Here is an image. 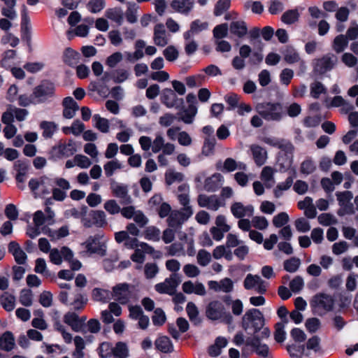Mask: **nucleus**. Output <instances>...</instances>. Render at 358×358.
I'll use <instances>...</instances> for the list:
<instances>
[{
    "mask_svg": "<svg viewBox=\"0 0 358 358\" xmlns=\"http://www.w3.org/2000/svg\"><path fill=\"white\" fill-rule=\"evenodd\" d=\"M1 306L6 311H12L15 308V297L8 293L5 292L1 296Z\"/></svg>",
    "mask_w": 358,
    "mask_h": 358,
    "instance_id": "40",
    "label": "nucleus"
},
{
    "mask_svg": "<svg viewBox=\"0 0 358 358\" xmlns=\"http://www.w3.org/2000/svg\"><path fill=\"white\" fill-rule=\"evenodd\" d=\"M155 344L157 349L164 353L171 352L173 350V345L171 340L166 336H159L155 341Z\"/></svg>",
    "mask_w": 358,
    "mask_h": 358,
    "instance_id": "31",
    "label": "nucleus"
},
{
    "mask_svg": "<svg viewBox=\"0 0 358 358\" xmlns=\"http://www.w3.org/2000/svg\"><path fill=\"white\" fill-rule=\"evenodd\" d=\"M264 325L262 313L257 308L248 310L242 317V327L245 331L252 330L253 336Z\"/></svg>",
    "mask_w": 358,
    "mask_h": 358,
    "instance_id": "3",
    "label": "nucleus"
},
{
    "mask_svg": "<svg viewBox=\"0 0 358 358\" xmlns=\"http://www.w3.org/2000/svg\"><path fill=\"white\" fill-rule=\"evenodd\" d=\"M20 303L24 306H31L33 303V294L31 290L23 289L21 290L19 296Z\"/></svg>",
    "mask_w": 358,
    "mask_h": 358,
    "instance_id": "54",
    "label": "nucleus"
},
{
    "mask_svg": "<svg viewBox=\"0 0 358 358\" xmlns=\"http://www.w3.org/2000/svg\"><path fill=\"white\" fill-rule=\"evenodd\" d=\"M229 29V28L227 23L217 25L213 31V36L217 40L222 39L227 36Z\"/></svg>",
    "mask_w": 358,
    "mask_h": 358,
    "instance_id": "61",
    "label": "nucleus"
},
{
    "mask_svg": "<svg viewBox=\"0 0 358 358\" xmlns=\"http://www.w3.org/2000/svg\"><path fill=\"white\" fill-rule=\"evenodd\" d=\"M250 150L252 152L254 161L257 166H261L266 163L267 159V152L264 148L254 144L250 145Z\"/></svg>",
    "mask_w": 358,
    "mask_h": 358,
    "instance_id": "26",
    "label": "nucleus"
},
{
    "mask_svg": "<svg viewBox=\"0 0 358 358\" xmlns=\"http://www.w3.org/2000/svg\"><path fill=\"white\" fill-rule=\"evenodd\" d=\"M289 218L287 213L282 212L273 217V224L275 227L280 228L286 226V224L289 222Z\"/></svg>",
    "mask_w": 358,
    "mask_h": 358,
    "instance_id": "63",
    "label": "nucleus"
},
{
    "mask_svg": "<svg viewBox=\"0 0 358 358\" xmlns=\"http://www.w3.org/2000/svg\"><path fill=\"white\" fill-rule=\"evenodd\" d=\"M73 297V300L69 305H71L75 310H79L83 309L87 302V297L80 292H75Z\"/></svg>",
    "mask_w": 358,
    "mask_h": 358,
    "instance_id": "46",
    "label": "nucleus"
},
{
    "mask_svg": "<svg viewBox=\"0 0 358 358\" xmlns=\"http://www.w3.org/2000/svg\"><path fill=\"white\" fill-rule=\"evenodd\" d=\"M77 151L76 143L73 140H69L68 143L60 144L53 148V152L58 157H70Z\"/></svg>",
    "mask_w": 358,
    "mask_h": 358,
    "instance_id": "21",
    "label": "nucleus"
},
{
    "mask_svg": "<svg viewBox=\"0 0 358 358\" xmlns=\"http://www.w3.org/2000/svg\"><path fill=\"white\" fill-rule=\"evenodd\" d=\"M197 113V107L190 104L188 108L179 114V119L185 124H192Z\"/></svg>",
    "mask_w": 358,
    "mask_h": 358,
    "instance_id": "35",
    "label": "nucleus"
},
{
    "mask_svg": "<svg viewBox=\"0 0 358 358\" xmlns=\"http://www.w3.org/2000/svg\"><path fill=\"white\" fill-rule=\"evenodd\" d=\"M72 257H73V253L67 247H62L60 250L54 248L50 251V262L56 265H60L62 262V259L71 261Z\"/></svg>",
    "mask_w": 358,
    "mask_h": 358,
    "instance_id": "17",
    "label": "nucleus"
},
{
    "mask_svg": "<svg viewBox=\"0 0 358 358\" xmlns=\"http://www.w3.org/2000/svg\"><path fill=\"white\" fill-rule=\"evenodd\" d=\"M287 350L292 358H302L303 355H308L306 352L305 345H290L287 346Z\"/></svg>",
    "mask_w": 358,
    "mask_h": 358,
    "instance_id": "45",
    "label": "nucleus"
},
{
    "mask_svg": "<svg viewBox=\"0 0 358 358\" xmlns=\"http://www.w3.org/2000/svg\"><path fill=\"white\" fill-rule=\"evenodd\" d=\"M123 164L117 159L108 161L103 165L105 174L107 177L112 176L115 171L123 169Z\"/></svg>",
    "mask_w": 358,
    "mask_h": 358,
    "instance_id": "36",
    "label": "nucleus"
},
{
    "mask_svg": "<svg viewBox=\"0 0 358 358\" xmlns=\"http://www.w3.org/2000/svg\"><path fill=\"white\" fill-rule=\"evenodd\" d=\"M180 283V278L176 273H173L163 282L155 285V290L160 294L172 295L175 293L176 287Z\"/></svg>",
    "mask_w": 358,
    "mask_h": 358,
    "instance_id": "13",
    "label": "nucleus"
},
{
    "mask_svg": "<svg viewBox=\"0 0 358 358\" xmlns=\"http://www.w3.org/2000/svg\"><path fill=\"white\" fill-rule=\"evenodd\" d=\"M92 219L93 224L98 227H103L107 224L106 213L102 210L93 212Z\"/></svg>",
    "mask_w": 358,
    "mask_h": 358,
    "instance_id": "52",
    "label": "nucleus"
},
{
    "mask_svg": "<svg viewBox=\"0 0 358 358\" xmlns=\"http://www.w3.org/2000/svg\"><path fill=\"white\" fill-rule=\"evenodd\" d=\"M194 4V0H173L171 7L178 13L187 14L193 8Z\"/></svg>",
    "mask_w": 358,
    "mask_h": 358,
    "instance_id": "27",
    "label": "nucleus"
},
{
    "mask_svg": "<svg viewBox=\"0 0 358 358\" xmlns=\"http://www.w3.org/2000/svg\"><path fill=\"white\" fill-rule=\"evenodd\" d=\"M92 296L95 301L106 302L112 298V294L107 289L94 288L92 291Z\"/></svg>",
    "mask_w": 358,
    "mask_h": 358,
    "instance_id": "43",
    "label": "nucleus"
},
{
    "mask_svg": "<svg viewBox=\"0 0 358 358\" xmlns=\"http://www.w3.org/2000/svg\"><path fill=\"white\" fill-rule=\"evenodd\" d=\"M106 16L108 19L117 22L119 24L122 23L123 20L122 11L120 8H114L107 10L106 12Z\"/></svg>",
    "mask_w": 358,
    "mask_h": 358,
    "instance_id": "53",
    "label": "nucleus"
},
{
    "mask_svg": "<svg viewBox=\"0 0 358 358\" xmlns=\"http://www.w3.org/2000/svg\"><path fill=\"white\" fill-rule=\"evenodd\" d=\"M161 100L167 108L177 107L182 103V99H179L175 92L169 88H166L162 91Z\"/></svg>",
    "mask_w": 358,
    "mask_h": 358,
    "instance_id": "19",
    "label": "nucleus"
},
{
    "mask_svg": "<svg viewBox=\"0 0 358 358\" xmlns=\"http://www.w3.org/2000/svg\"><path fill=\"white\" fill-rule=\"evenodd\" d=\"M64 322L69 325L76 332L81 331V322L78 315L73 312H69L64 316Z\"/></svg>",
    "mask_w": 358,
    "mask_h": 358,
    "instance_id": "29",
    "label": "nucleus"
},
{
    "mask_svg": "<svg viewBox=\"0 0 358 358\" xmlns=\"http://www.w3.org/2000/svg\"><path fill=\"white\" fill-rule=\"evenodd\" d=\"M41 180V191L43 194H47L50 193V190L54 187V178L48 176H42Z\"/></svg>",
    "mask_w": 358,
    "mask_h": 358,
    "instance_id": "56",
    "label": "nucleus"
},
{
    "mask_svg": "<svg viewBox=\"0 0 358 358\" xmlns=\"http://www.w3.org/2000/svg\"><path fill=\"white\" fill-rule=\"evenodd\" d=\"M166 250L170 256L185 255L184 246L180 243H174L166 248Z\"/></svg>",
    "mask_w": 358,
    "mask_h": 358,
    "instance_id": "55",
    "label": "nucleus"
},
{
    "mask_svg": "<svg viewBox=\"0 0 358 358\" xmlns=\"http://www.w3.org/2000/svg\"><path fill=\"white\" fill-rule=\"evenodd\" d=\"M215 168L223 173H230L237 169L245 171L247 165L243 162H236L231 157H228L224 162H217L215 164Z\"/></svg>",
    "mask_w": 358,
    "mask_h": 358,
    "instance_id": "15",
    "label": "nucleus"
},
{
    "mask_svg": "<svg viewBox=\"0 0 358 358\" xmlns=\"http://www.w3.org/2000/svg\"><path fill=\"white\" fill-rule=\"evenodd\" d=\"M39 127L43 131L42 136L45 138H52L57 130V125L54 122L42 121Z\"/></svg>",
    "mask_w": 358,
    "mask_h": 358,
    "instance_id": "34",
    "label": "nucleus"
},
{
    "mask_svg": "<svg viewBox=\"0 0 358 358\" xmlns=\"http://www.w3.org/2000/svg\"><path fill=\"white\" fill-rule=\"evenodd\" d=\"M171 35L162 23L157 24L153 29V43L158 47H165L169 43Z\"/></svg>",
    "mask_w": 358,
    "mask_h": 358,
    "instance_id": "16",
    "label": "nucleus"
},
{
    "mask_svg": "<svg viewBox=\"0 0 358 358\" xmlns=\"http://www.w3.org/2000/svg\"><path fill=\"white\" fill-rule=\"evenodd\" d=\"M55 85L49 81H43L33 90L35 102L37 104L45 103L55 95Z\"/></svg>",
    "mask_w": 358,
    "mask_h": 358,
    "instance_id": "6",
    "label": "nucleus"
},
{
    "mask_svg": "<svg viewBox=\"0 0 358 358\" xmlns=\"http://www.w3.org/2000/svg\"><path fill=\"white\" fill-rule=\"evenodd\" d=\"M224 301L230 306L233 314L239 316L243 311V303L240 299L231 300V297L227 296L224 297Z\"/></svg>",
    "mask_w": 358,
    "mask_h": 358,
    "instance_id": "37",
    "label": "nucleus"
},
{
    "mask_svg": "<svg viewBox=\"0 0 358 358\" xmlns=\"http://www.w3.org/2000/svg\"><path fill=\"white\" fill-rule=\"evenodd\" d=\"M113 347L110 343L103 342L99 348V355L102 358H110L113 355Z\"/></svg>",
    "mask_w": 358,
    "mask_h": 358,
    "instance_id": "64",
    "label": "nucleus"
},
{
    "mask_svg": "<svg viewBox=\"0 0 358 358\" xmlns=\"http://www.w3.org/2000/svg\"><path fill=\"white\" fill-rule=\"evenodd\" d=\"M184 175L174 170H168L165 173L166 183L170 185L174 182H179L183 180Z\"/></svg>",
    "mask_w": 358,
    "mask_h": 358,
    "instance_id": "49",
    "label": "nucleus"
},
{
    "mask_svg": "<svg viewBox=\"0 0 358 358\" xmlns=\"http://www.w3.org/2000/svg\"><path fill=\"white\" fill-rule=\"evenodd\" d=\"M106 241L107 239L102 234H96L90 236L83 246L88 255H96L99 257H103L106 255Z\"/></svg>",
    "mask_w": 358,
    "mask_h": 358,
    "instance_id": "4",
    "label": "nucleus"
},
{
    "mask_svg": "<svg viewBox=\"0 0 358 358\" xmlns=\"http://www.w3.org/2000/svg\"><path fill=\"white\" fill-rule=\"evenodd\" d=\"M111 189L113 195L121 200L122 204H129L131 203V197L128 194V189L126 185L114 183L111 185Z\"/></svg>",
    "mask_w": 358,
    "mask_h": 358,
    "instance_id": "22",
    "label": "nucleus"
},
{
    "mask_svg": "<svg viewBox=\"0 0 358 358\" xmlns=\"http://www.w3.org/2000/svg\"><path fill=\"white\" fill-rule=\"evenodd\" d=\"M334 301L332 296L326 294H316L310 301L313 309L319 314H323L333 309Z\"/></svg>",
    "mask_w": 358,
    "mask_h": 358,
    "instance_id": "7",
    "label": "nucleus"
},
{
    "mask_svg": "<svg viewBox=\"0 0 358 358\" xmlns=\"http://www.w3.org/2000/svg\"><path fill=\"white\" fill-rule=\"evenodd\" d=\"M193 209L187 208L180 210H172L167 218L168 225L171 228H178L187 221L192 215Z\"/></svg>",
    "mask_w": 358,
    "mask_h": 358,
    "instance_id": "11",
    "label": "nucleus"
},
{
    "mask_svg": "<svg viewBox=\"0 0 358 358\" xmlns=\"http://www.w3.org/2000/svg\"><path fill=\"white\" fill-rule=\"evenodd\" d=\"M348 43V38L345 36L338 35L334 40L333 49L337 53L342 52L347 47Z\"/></svg>",
    "mask_w": 358,
    "mask_h": 358,
    "instance_id": "48",
    "label": "nucleus"
},
{
    "mask_svg": "<svg viewBox=\"0 0 358 358\" xmlns=\"http://www.w3.org/2000/svg\"><path fill=\"white\" fill-rule=\"evenodd\" d=\"M208 23L207 22H202L200 20H195L190 24L189 30L183 34L185 40H189L194 35L198 34L202 31L207 29Z\"/></svg>",
    "mask_w": 358,
    "mask_h": 358,
    "instance_id": "25",
    "label": "nucleus"
},
{
    "mask_svg": "<svg viewBox=\"0 0 358 358\" xmlns=\"http://www.w3.org/2000/svg\"><path fill=\"white\" fill-rule=\"evenodd\" d=\"M338 62V57L334 54H327L314 61V71L318 74H323L334 68Z\"/></svg>",
    "mask_w": 358,
    "mask_h": 358,
    "instance_id": "10",
    "label": "nucleus"
},
{
    "mask_svg": "<svg viewBox=\"0 0 358 358\" xmlns=\"http://www.w3.org/2000/svg\"><path fill=\"white\" fill-rule=\"evenodd\" d=\"M251 350L260 357H265L271 355L269 347L260 342V339L256 335L246 338L245 346L242 348L243 356L248 355V350Z\"/></svg>",
    "mask_w": 358,
    "mask_h": 358,
    "instance_id": "5",
    "label": "nucleus"
},
{
    "mask_svg": "<svg viewBox=\"0 0 358 358\" xmlns=\"http://www.w3.org/2000/svg\"><path fill=\"white\" fill-rule=\"evenodd\" d=\"M227 343V340L224 337H217L215 343L208 348L209 355L213 357L219 356L221 354L222 349L225 348Z\"/></svg>",
    "mask_w": 358,
    "mask_h": 358,
    "instance_id": "30",
    "label": "nucleus"
},
{
    "mask_svg": "<svg viewBox=\"0 0 358 358\" xmlns=\"http://www.w3.org/2000/svg\"><path fill=\"white\" fill-rule=\"evenodd\" d=\"M114 358H127L129 356V350L127 345L118 342L113 348V355Z\"/></svg>",
    "mask_w": 358,
    "mask_h": 358,
    "instance_id": "44",
    "label": "nucleus"
},
{
    "mask_svg": "<svg viewBox=\"0 0 358 358\" xmlns=\"http://www.w3.org/2000/svg\"><path fill=\"white\" fill-rule=\"evenodd\" d=\"M141 149L143 151L152 150V152L158 153L160 151L167 155H172L175 152L176 146L171 143H165L162 134H156L153 141L147 136H142L138 140Z\"/></svg>",
    "mask_w": 358,
    "mask_h": 358,
    "instance_id": "1",
    "label": "nucleus"
},
{
    "mask_svg": "<svg viewBox=\"0 0 358 358\" xmlns=\"http://www.w3.org/2000/svg\"><path fill=\"white\" fill-rule=\"evenodd\" d=\"M62 105L64 107L63 116L66 119L73 118L79 109L78 104L71 96L66 97L63 100Z\"/></svg>",
    "mask_w": 358,
    "mask_h": 358,
    "instance_id": "24",
    "label": "nucleus"
},
{
    "mask_svg": "<svg viewBox=\"0 0 358 358\" xmlns=\"http://www.w3.org/2000/svg\"><path fill=\"white\" fill-rule=\"evenodd\" d=\"M255 109L266 121L279 122L286 115L282 104L278 102L259 103Z\"/></svg>",
    "mask_w": 358,
    "mask_h": 358,
    "instance_id": "2",
    "label": "nucleus"
},
{
    "mask_svg": "<svg viewBox=\"0 0 358 358\" xmlns=\"http://www.w3.org/2000/svg\"><path fill=\"white\" fill-rule=\"evenodd\" d=\"M133 287L127 283H120L113 287L112 298L121 304L127 303L132 295Z\"/></svg>",
    "mask_w": 358,
    "mask_h": 358,
    "instance_id": "12",
    "label": "nucleus"
},
{
    "mask_svg": "<svg viewBox=\"0 0 358 358\" xmlns=\"http://www.w3.org/2000/svg\"><path fill=\"white\" fill-rule=\"evenodd\" d=\"M163 55L169 62H174L179 57V52L174 45H169L163 50Z\"/></svg>",
    "mask_w": 358,
    "mask_h": 358,
    "instance_id": "59",
    "label": "nucleus"
},
{
    "mask_svg": "<svg viewBox=\"0 0 358 358\" xmlns=\"http://www.w3.org/2000/svg\"><path fill=\"white\" fill-rule=\"evenodd\" d=\"M127 9L125 13L127 20L129 23H135L137 21V13L139 7L134 2H127Z\"/></svg>",
    "mask_w": 358,
    "mask_h": 358,
    "instance_id": "39",
    "label": "nucleus"
},
{
    "mask_svg": "<svg viewBox=\"0 0 358 358\" xmlns=\"http://www.w3.org/2000/svg\"><path fill=\"white\" fill-rule=\"evenodd\" d=\"M301 265V260L299 258L293 257L287 259L283 263L284 269L289 273H295L299 269Z\"/></svg>",
    "mask_w": 358,
    "mask_h": 358,
    "instance_id": "47",
    "label": "nucleus"
},
{
    "mask_svg": "<svg viewBox=\"0 0 358 358\" xmlns=\"http://www.w3.org/2000/svg\"><path fill=\"white\" fill-rule=\"evenodd\" d=\"M105 6V0H90L87 4V8L90 12L97 13L101 11Z\"/></svg>",
    "mask_w": 358,
    "mask_h": 358,
    "instance_id": "60",
    "label": "nucleus"
},
{
    "mask_svg": "<svg viewBox=\"0 0 358 358\" xmlns=\"http://www.w3.org/2000/svg\"><path fill=\"white\" fill-rule=\"evenodd\" d=\"M224 180L220 173H214L205 180L203 187L207 192H215L223 185Z\"/></svg>",
    "mask_w": 358,
    "mask_h": 358,
    "instance_id": "23",
    "label": "nucleus"
},
{
    "mask_svg": "<svg viewBox=\"0 0 358 358\" xmlns=\"http://www.w3.org/2000/svg\"><path fill=\"white\" fill-rule=\"evenodd\" d=\"M197 202L200 207L206 208L214 211L217 210L220 207L225 205V203L221 201L216 195L199 194L197 198Z\"/></svg>",
    "mask_w": 358,
    "mask_h": 358,
    "instance_id": "14",
    "label": "nucleus"
},
{
    "mask_svg": "<svg viewBox=\"0 0 358 358\" xmlns=\"http://www.w3.org/2000/svg\"><path fill=\"white\" fill-rule=\"evenodd\" d=\"M292 183L293 178L292 177H288L285 182L279 183L273 191L275 196L276 198L280 197L282 194V192L289 189Z\"/></svg>",
    "mask_w": 358,
    "mask_h": 358,
    "instance_id": "57",
    "label": "nucleus"
},
{
    "mask_svg": "<svg viewBox=\"0 0 358 358\" xmlns=\"http://www.w3.org/2000/svg\"><path fill=\"white\" fill-rule=\"evenodd\" d=\"M231 212L236 218L251 217L254 213V207L252 205L244 206L241 202H235L231 206Z\"/></svg>",
    "mask_w": 358,
    "mask_h": 358,
    "instance_id": "18",
    "label": "nucleus"
},
{
    "mask_svg": "<svg viewBox=\"0 0 358 358\" xmlns=\"http://www.w3.org/2000/svg\"><path fill=\"white\" fill-rule=\"evenodd\" d=\"M268 286V283L258 275L248 273L243 281V287L245 289H253L260 294L266 293Z\"/></svg>",
    "mask_w": 358,
    "mask_h": 358,
    "instance_id": "8",
    "label": "nucleus"
},
{
    "mask_svg": "<svg viewBox=\"0 0 358 358\" xmlns=\"http://www.w3.org/2000/svg\"><path fill=\"white\" fill-rule=\"evenodd\" d=\"M93 120L95 122V127L101 132L107 133L109 131V122L106 118L101 117L99 115H94Z\"/></svg>",
    "mask_w": 358,
    "mask_h": 358,
    "instance_id": "58",
    "label": "nucleus"
},
{
    "mask_svg": "<svg viewBox=\"0 0 358 358\" xmlns=\"http://www.w3.org/2000/svg\"><path fill=\"white\" fill-rule=\"evenodd\" d=\"M206 316L212 320L227 319L228 322L231 320L230 313L225 311L224 305L218 301H211L206 308Z\"/></svg>",
    "mask_w": 358,
    "mask_h": 358,
    "instance_id": "9",
    "label": "nucleus"
},
{
    "mask_svg": "<svg viewBox=\"0 0 358 358\" xmlns=\"http://www.w3.org/2000/svg\"><path fill=\"white\" fill-rule=\"evenodd\" d=\"M80 59V54L71 48H67L64 53V62L69 66L77 65Z\"/></svg>",
    "mask_w": 358,
    "mask_h": 358,
    "instance_id": "38",
    "label": "nucleus"
},
{
    "mask_svg": "<svg viewBox=\"0 0 358 358\" xmlns=\"http://www.w3.org/2000/svg\"><path fill=\"white\" fill-rule=\"evenodd\" d=\"M263 141L271 146L280 149L291 150L292 148L291 143L285 142L275 138L265 137L264 138Z\"/></svg>",
    "mask_w": 358,
    "mask_h": 358,
    "instance_id": "41",
    "label": "nucleus"
},
{
    "mask_svg": "<svg viewBox=\"0 0 358 358\" xmlns=\"http://www.w3.org/2000/svg\"><path fill=\"white\" fill-rule=\"evenodd\" d=\"M229 28L231 34L238 38H243L248 33V27L243 20L231 22Z\"/></svg>",
    "mask_w": 358,
    "mask_h": 358,
    "instance_id": "28",
    "label": "nucleus"
},
{
    "mask_svg": "<svg viewBox=\"0 0 358 358\" xmlns=\"http://www.w3.org/2000/svg\"><path fill=\"white\" fill-rule=\"evenodd\" d=\"M284 59L288 64H294L300 61L298 52L292 48L289 47L283 52Z\"/></svg>",
    "mask_w": 358,
    "mask_h": 358,
    "instance_id": "50",
    "label": "nucleus"
},
{
    "mask_svg": "<svg viewBox=\"0 0 358 358\" xmlns=\"http://www.w3.org/2000/svg\"><path fill=\"white\" fill-rule=\"evenodd\" d=\"M15 345L13 335L10 331H6L0 336V348L5 351H10Z\"/></svg>",
    "mask_w": 358,
    "mask_h": 358,
    "instance_id": "33",
    "label": "nucleus"
},
{
    "mask_svg": "<svg viewBox=\"0 0 358 358\" xmlns=\"http://www.w3.org/2000/svg\"><path fill=\"white\" fill-rule=\"evenodd\" d=\"M182 289L185 293L188 294H195L199 296H204L206 294L205 286L199 282L186 281L182 284Z\"/></svg>",
    "mask_w": 358,
    "mask_h": 358,
    "instance_id": "20",
    "label": "nucleus"
},
{
    "mask_svg": "<svg viewBox=\"0 0 358 358\" xmlns=\"http://www.w3.org/2000/svg\"><path fill=\"white\" fill-rule=\"evenodd\" d=\"M310 95L314 99H318L321 94L327 93V89L324 85L318 81L313 83L310 86Z\"/></svg>",
    "mask_w": 358,
    "mask_h": 358,
    "instance_id": "51",
    "label": "nucleus"
},
{
    "mask_svg": "<svg viewBox=\"0 0 358 358\" xmlns=\"http://www.w3.org/2000/svg\"><path fill=\"white\" fill-rule=\"evenodd\" d=\"M152 320L155 326L163 325L166 320V317L164 310L161 308H156L154 311V315L152 317Z\"/></svg>",
    "mask_w": 358,
    "mask_h": 358,
    "instance_id": "62",
    "label": "nucleus"
},
{
    "mask_svg": "<svg viewBox=\"0 0 358 358\" xmlns=\"http://www.w3.org/2000/svg\"><path fill=\"white\" fill-rule=\"evenodd\" d=\"M274 172V169L271 166H265L262 171L260 178L267 188H271L275 182L273 177Z\"/></svg>",
    "mask_w": 358,
    "mask_h": 358,
    "instance_id": "32",
    "label": "nucleus"
},
{
    "mask_svg": "<svg viewBox=\"0 0 358 358\" xmlns=\"http://www.w3.org/2000/svg\"><path fill=\"white\" fill-rule=\"evenodd\" d=\"M143 234L145 239L154 242L159 241L161 237L160 230L155 226L148 227L145 229Z\"/></svg>",
    "mask_w": 358,
    "mask_h": 358,
    "instance_id": "42",
    "label": "nucleus"
}]
</instances>
